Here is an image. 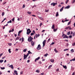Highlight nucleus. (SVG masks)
<instances>
[{"mask_svg":"<svg viewBox=\"0 0 75 75\" xmlns=\"http://www.w3.org/2000/svg\"><path fill=\"white\" fill-rule=\"evenodd\" d=\"M25 5H24V4L23 5V8H25Z\"/></svg>","mask_w":75,"mask_h":75,"instance_id":"nucleus-50","label":"nucleus"},{"mask_svg":"<svg viewBox=\"0 0 75 75\" xmlns=\"http://www.w3.org/2000/svg\"><path fill=\"white\" fill-rule=\"evenodd\" d=\"M24 41V38H22L21 42H23Z\"/></svg>","mask_w":75,"mask_h":75,"instance_id":"nucleus-19","label":"nucleus"},{"mask_svg":"<svg viewBox=\"0 0 75 75\" xmlns=\"http://www.w3.org/2000/svg\"><path fill=\"white\" fill-rule=\"evenodd\" d=\"M20 74H23V71H22L21 72H20Z\"/></svg>","mask_w":75,"mask_h":75,"instance_id":"nucleus-58","label":"nucleus"},{"mask_svg":"<svg viewBox=\"0 0 75 75\" xmlns=\"http://www.w3.org/2000/svg\"><path fill=\"white\" fill-rule=\"evenodd\" d=\"M57 3H54L53 2L50 4L51 6H53V7H54L55 5H57Z\"/></svg>","mask_w":75,"mask_h":75,"instance_id":"nucleus-4","label":"nucleus"},{"mask_svg":"<svg viewBox=\"0 0 75 75\" xmlns=\"http://www.w3.org/2000/svg\"><path fill=\"white\" fill-rule=\"evenodd\" d=\"M3 55V53H1L0 54V57H1Z\"/></svg>","mask_w":75,"mask_h":75,"instance_id":"nucleus-52","label":"nucleus"},{"mask_svg":"<svg viewBox=\"0 0 75 75\" xmlns=\"http://www.w3.org/2000/svg\"><path fill=\"white\" fill-rule=\"evenodd\" d=\"M74 49H71L70 51L72 53V52H74Z\"/></svg>","mask_w":75,"mask_h":75,"instance_id":"nucleus-25","label":"nucleus"},{"mask_svg":"<svg viewBox=\"0 0 75 75\" xmlns=\"http://www.w3.org/2000/svg\"><path fill=\"white\" fill-rule=\"evenodd\" d=\"M31 44L32 46H34V42L33 41H31Z\"/></svg>","mask_w":75,"mask_h":75,"instance_id":"nucleus-8","label":"nucleus"},{"mask_svg":"<svg viewBox=\"0 0 75 75\" xmlns=\"http://www.w3.org/2000/svg\"><path fill=\"white\" fill-rule=\"evenodd\" d=\"M63 8H64V6H63L60 10V11H62L63 10Z\"/></svg>","mask_w":75,"mask_h":75,"instance_id":"nucleus-16","label":"nucleus"},{"mask_svg":"<svg viewBox=\"0 0 75 75\" xmlns=\"http://www.w3.org/2000/svg\"><path fill=\"white\" fill-rule=\"evenodd\" d=\"M74 2H75V0H73L72 2V3H74Z\"/></svg>","mask_w":75,"mask_h":75,"instance_id":"nucleus-48","label":"nucleus"},{"mask_svg":"<svg viewBox=\"0 0 75 75\" xmlns=\"http://www.w3.org/2000/svg\"><path fill=\"white\" fill-rule=\"evenodd\" d=\"M69 29V30H72V28H71L70 26H69L68 27H66L65 28V30H68V29Z\"/></svg>","mask_w":75,"mask_h":75,"instance_id":"nucleus-5","label":"nucleus"},{"mask_svg":"<svg viewBox=\"0 0 75 75\" xmlns=\"http://www.w3.org/2000/svg\"><path fill=\"white\" fill-rule=\"evenodd\" d=\"M31 32V31L30 30V29H28L27 30V35H29L30 33Z\"/></svg>","mask_w":75,"mask_h":75,"instance_id":"nucleus-2","label":"nucleus"},{"mask_svg":"<svg viewBox=\"0 0 75 75\" xmlns=\"http://www.w3.org/2000/svg\"><path fill=\"white\" fill-rule=\"evenodd\" d=\"M54 50L56 53L58 52V51L57 50L56 48H55Z\"/></svg>","mask_w":75,"mask_h":75,"instance_id":"nucleus-20","label":"nucleus"},{"mask_svg":"<svg viewBox=\"0 0 75 75\" xmlns=\"http://www.w3.org/2000/svg\"><path fill=\"white\" fill-rule=\"evenodd\" d=\"M11 31V32H13V31H14V29L13 28L12 29Z\"/></svg>","mask_w":75,"mask_h":75,"instance_id":"nucleus-54","label":"nucleus"},{"mask_svg":"<svg viewBox=\"0 0 75 75\" xmlns=\"http://www.w3.org/2000/svg\"><path fill=\"white\" fill-rule=\"evenodd\" d=\"M75 75V72H74L73 73L72 75Z\"/></svg>","mask_w":75,"mask_h":75,"instance_id":"nucleus-60","label":"nucleus"},{"mask_svg":"<svg viewBox=\"0 0 75 75\" xmlns=\"http://www.w3.org/2000/svg\"><path fill=\"white\" fill-rule=\"evenodd\" d=\"M51 61V62H54V60L53 59H51L50 60Z\"/></svg>","mask_w":75,"mask_h":75,"instance_id":"nucleus-35","label":"nucleus"},{"mask_svg":"<svg viewBox=\"0 0 75 75\" xmlns=\"http://www.w3.org/2000/svg\"><path fill=\"white\" fill-rule=\"evenodd\" d=\"M74 34H75V33H73V34H72V36H73V37L74 36Z\"/></svg>","mask_w":75,"mask_h":75,"instance_id":"nucleus-56","label":"nucleus"},{"mask_svg":"<svg viewBox=\"0 0 75 75\" xmlns=\"http://www.w3.org/2000/svg\"><path fill=\"white\" fill-rule=\"evenodd\" d=\"M54 44V42H52L51 43V45H53Z\"/></svg>","mask_w":75,"mask_h":75,"instance_id":"nucleus-49","label":"nucleus"},{"mask_svg":"<svg viewBox=\"0 0 75 75\" xmlns=\"http://www.w3.org/2000/svg\"><path fill=\"white\" fill-rule=\"evenodd\" d=\"M37 49L38 50H40L41 49V46L40 45H38V47H37Z\"/></svg>","mask_w":75,"mask_h":75,"instance_id":"nucleus-3","label":"nucleus"},{"mask_svg":"<svg viewBox=\"0 0 75 75\" xmlns=\"http://www.w3.org/2000/svg\"><path fill=\"white\" fill-rule=\"evenodd\" d=\"M33 40V38H32L31 36H30L28 39V41H29V42H31V41H32V40Z\"/></svg>","mask_w":75,"mask_h":75,"instance_id":"nucleus-1","label":"nucleus"},{"mask_svg":"<svg viewBox=\"0 0 75 75\" xmlns=\"http://www.w3.org/2000/svg\"><path fill=\"white\" fill-rule=\"evenodd\" d=\"M59 71V69H57L56 70L57 71Z\"/></svg>","mask_w":75,"mask_h":75,"instance_id":"nucleus-62","label":"nucleus"},{"mask_svg":"<svg viewBox=\"0 0 75 75\" xmlns=\"http://www.w3.org/2000/svg\"><path fill=\"white\" fill-rule=\"evenodd\" d=\"M14 72L15 74H16V75H18V73H17V71L14 70Z\"/></svg>","mask_w":75,"mask_h":75,"instance_id":"nucleus-11","label":"nucleus"},{"mask_svg":"<svg viewBox=\"0 0 75 75\" xmlns=\"http://www.w3.org/2000/svg\"><path fill=\"white\" fill-rule=\"evenodd\" d=\"M6 58V57L5 56L4 57H3L2 58V59H4V58Z\"/></svg>","mask_w":75,"mask_h":75,"instance_id":"nucleus-46","label":"nucleus"},{"mask_svg":"<svg viewBox=\"0 0 75 75\" xmlns=\"http://www.w3.org/2000/svg\"><path fill=\"white\" fill-rule=\"evenodd\" d=\"M4 60H0V63H2L3 62Z\"/></svg>","mask_w":75,"mask_h":75,"instance_id":"nucleus-31","label":"nucleus"},{"mask_svg":"<svg viewBox=\"0 0 75 75\" xmlns=\"http://www.w3.org/2000/svg\"><path fill=\"white\" fill-rule=\"evenodd\" d=\"M69 38H72V35H70L69 36Z\"/></svg>","mask_w":75,"mask_h":75,"instance_id":"nucleus-44","label":"nucleus"},{"mask_svg":"<svg viewBox=\"0 0 75 75\" xmlns=\"http://www.w3.org/2000/svg\"><path fill=\"white\" fill-rule=\"evenodd\" d=\"M20 38V37H17V38H16V40H18Z\"/></svg>","mask_w":75,"mask_h":75,"instance_id":"nucleus-32","label":"nucleus"},{"mask_svg":"<svg viewBox=\"0 0 75 75\" xmlns=\"http://www.w3.org/2000/svg\"><path fill=\"white\" fill-rule=\"evenodd\" d=\"M30 52V51H28V53L27 54V55H27V57H28V56L30 54H32V53L30 52Z\"/></svg>","mask_w":75,"mask_h":75,"instance_id":"nucleus-13","label":"nucleus"},{"mask_svg":"<svg viewBox=\"0 0 75 75\" xmlns=\"http://www.w3.org/2000/svg\"><path fill=\"white\" fill-rule=\"evenodd\" d=\"M21 32H22V30H20L18 32V33H19V34H20L21 33Z\"/></svg>","mask_w":75,"mask_h":75,"instance_id":"nucleus-40","label":"nucleus"},{"mask_svg":"<svg viewBox=\"0 0 75 75\" xmlns=\"http://www.w3.org/2000/svg\"><path fill=\"white\" fill-rule=\"evenodd\" d=\"M12 21H14V18H13V19H12Z\"/></svg>","mask_w":75,"mask_h":75,"instance_id":"nucleus-55","label":"nucleus"},{"mask_svg":"<svg viewBox=\"0 0 75 75\" xmlns=\"http://www.w3.org/2000/svg\"><path fill=\"white\" fill-rule=\"evenodd\" d=\"M27 57V55H26L25 54H24V56H23V59L24 60L25 59H26V58Z\"/></svg>","mask_w":75,"mask_h":75,"instance_id":"nucleus-7","label":"nucleus"},{"mask_svg":"<svg viewBox=\"0 0 75 75\" xmlns=\"http://www.w3.org/2000/svg\"><path fill=\"white\" fill-rule=\"evenodd\" d=\"M1 69H2V70L3 69H5V67H0Z\"/></svg>","mask_w":75,"mask_h":75,"instance_id":"nucleus-22","label":"nucleus"},{"mask_svg":"<svg viewBox=\"0 0 75 75\" xmlns=\"http://www.w3.org/2000/svg\"><path fill=\"white\" fill-rule=\"evenodd\" d=\"M70 24H71V21L69 22L67 24V25H69Z\"/></svg>","mask_w":75,"mask_h":75,"instance_id":"nucleus-45","label":"nucleus"},{"mask_svg":"<svg viewBox=\"0 0 75 75\" xmlns=\"http://www.w3.org/2000/svg\"><path fill=\"white\" fill-rule=\"evenodd\" d=\"M54 27H55V26H54V24H53V25H52V29H54Z\"/></svg>","mask_w":75,"mask_h":75,"instance_id":"nucleus-17","label":"nucleus"},{"mask_svg":"<svg viewBox=\"0 0 75 75\" xmlns=\"http://www.w3.org/2000/svg\"><path fill=\"white\" fill-rule=\"evenodd\" d=\"M33 33H32L30 34V35H34V34H35V31L34 30L33 31Z\"/></svg>","mask_w":75,"mask_h":75,"instance_id":"nucleus-9","label":"nucleus"},{"mask_svg":"<svg viewBox=\"0 0 75 75\" xmlns=\"http://www.w3.org/2000/svg\"><path fill=\"white\" fill-rule=\"evenodd\" d=\"M46 40H44V41L42 42L43 44V47H44V45H45V43L46 42Z\"/></svg>","mask_w":75,"mask_h":75,"instance_id":"nucleus-6","label":"nucleus"},{"mask_svg":"<svg viewBox=\"0 0 75 75\" xmlns=\"http://www.w3.org/2000/svg\"><path fill=\"white\" fill-rule=\"evenodd\" d=\"M12 22L11 20L9 21H8L7 22V23H11Z\"/></svg>","mask_w":75,"mask_h":75,"instance_id":"nucleus-24","label":"nucleus"},{"mask_svg":"<svg viewBox=\"0 0 75 75\" xmlns=\"http://www.w3.org/2000/svg\"><path fill=\"white\" fill-rule=\"evenodd\" d=\"M63 67L64 68L67 69V66L66 65H65V66L63 65Z\"/></svg>","mask_w":75,"mask_h":75,"instance_id":"nucleus-18","label":"nucleus"},{"mask_svg":"<svg viewBox=\"0 0 75 75\" xmlns=\"http://www.w3.org/2000/svg\"><path fill=\"white\" fill-rule=\"evenodd\" d=\"M51 67H52V65H50V66H49L48 68V69H50V68H51Z\"/></svg>","mask_w":75,"mask_h":75,"instance_id":"nucleus-26","label":"nucleus"},{"mask_svg":"<svg viewBox=\"0 0 75 75\" xmlns=\"http://www.w3.org/2000/svg\"><path fill=\"white\" fill-rule=\"evenodd\" d=\"M73 33V32L71 31V33H70V35H71V34H72V33Z\"/></svg>","mask_w":75,"mask_h":75,"instance_id":"nucleus-57","label":"nucleus"},{"mask_svg":"<svg viewBox=\"0 0 75 75\" xmlns=\"http://www.w3.org/2000/svg\"><path fill=\"white\" fill-rule=\"evenodd\" d=\"M37 36H38V37H39V36H40V34H38Z\"/></svg>","mask_w":75,"mask_h":75,"instance_id":"nucleus-64","label":"nucleus"},{"mask_svg":"<svg viewBox=\"0 0 75 75\" xmlns=\"http://www.w3.org/2000/svg\"><path fill=\"white\" fill-rule=\"evenodd\" d=\"M10 50H11L10 49H9L8 50V51L9 52V53H11V51H10Z\"/></svg>","mask_w":75,"mask_h":75,"instance_id":"nucleus-37","label":"nucleus"},{"mask_svg":"<svg viewBox=\"0 0 75 75\" xmlns=\"http://www.w3.org/2000/svg\"><path fill=\"white\" fill-rule=\"evenodd\" d=\"M49 11V10H45V12H48Z\"/></svg>","mask_w":75,"mask_h":75,"instance_id":"nucleus-51","label":"nucleus"},{"mask_svg":"<svg viewBox=\"0 0 75 75\" xmlns=\"http://www.w3.org/2000/svg\"><path fill=\"white\" fill-rule=\"evenodd\" d=\"M50 38H49L47 40V42H50Z\"/></svg>","mask_w":75,"mask_h":75,"instance_id":"nucleus-53","label":"nucleus"},{"mask_svg":"<svg viewBox=\"0 0 75 75\" xmlns=\"http://www.w3.org/2000/svg\"><path fill=\"white\" fill-rule=\"evenodd\" d=\"M40 59V57H38L37 58L35 59V62H37V61L38 60Z\"/></svg>","mask_w":75,"mask_h":75,"instance_id":"nucleus-14","label":"nucleus"},{"mask_svg":"<svg viewBox=\"0 0 75 75\" xmlns=\"http://www.w3.org/2000/svg\"><path fill=\"white\" fill-rule=\"evenodd\" d=\"M4 12H3L2 13V16H4Z\"/></svg>","mask_w":75,"mask_h":75,"instance_id":"nucleus-41","label":"nucleus"},{"mask_svg":"<svg viewBox=\"0 0 75 75\" xmlns=\"http://www.w3.org/2000/svg\"><path fill=\"white\" fill-rule=\"evenodd\" d=\"M8 45H9V46H11V45H12V44L11 43H8Z\"/></svg>","mask_w":75,"mask_h":75,"instance_id":"nucleus-34","label":"nucleus"},{"mask_svg":"<svg viewBox=\"0 0 75 75\" xmlns=\"http://www.w3.org/2000/svg\"><path fill=\"white\" fill-rule=\"evenodd\" d=\"M35 72H37L38 73H40V70H37L35 71Z\"/></svg>","mask_w":75,"mask_h":75,"instance_id":"nucleus-30","label":"nucleus"},{"mask_svg":"<svg viewBox=\"0 0 75 75\" xmlns=\"http://www.w3.org/2000/svg\"><path fill=\"white\" fill-rule=\"evenodd\" d=\"M62 34L63 35L62 36V37H64V36H65V35L64 34V33H63Z\"/></svg>","mask_w":75,"mask_h":75,"instance_id":"nucleus-38","label":"nucleus"},{"mask_svg":"<svg viewBox=\"0 0 75 75\" xmlns=\"http://www.w3.org/2000/svg\"><path fill=\"white\" fill-rule=\"evenodd\" d=\"M69 1V0H67V1H66L65 3L66 4H67V3H68V2Z\"/></svg>","mask_w":75,"mask_h":75,"instance_id":"nucleus-39","label":"nucleus"},{"mask_svg":"<svg viewBox=\"0 0 75 75\" xmlns=\"http://www.w3.org/2000/svg\"><path fill=\"white\" fill-rule=\"evenodd\" d=\"M72 46H75V42L72 44Z\"/></svg>","mask_w":75,"mask_h":75,"instance_id":"nucleus-42","label":"nucleus"},{"mask_svg":"<svg viewBox=\"0 0 75 75\" xmlns=\"http://www.w3.org/2000/svg\"><path fill=\"white\" fill-rule=\"evenodd\" d=\"M27 23H28L27 24H29V23H28V21H27Z\"/></svg>","mask_w":75,"mask_h":75,"instance_id":"nucleus-61","label":"nucleus"},{"mask_svg":"<svg viewBox=\"0 0 75 75\" xmlns=\"http://www.w3.org/2000/svg\"><path fill=\"white\" fill-rule=\"evenodd\" d=\"M9 67H10V68H11L13 69V64H11V65L9 66Z\"/></svg>","mask_w":75,"mask_h":75,"instance_id":"nucleus-10","label":"nucleus"},{"mask_svg":"<svg viewBox=\"0 0 75 75\" xmlns=\"http://www.w3.org/2000/svg\"><path fill=\"white\" fill-rule=\"evenodd\" d=\"M53 30L54 32H55V31H56L57 30V28L56 29H54Z\"/></svg>","mask_w":75,"mask_h":75,"instance_id":"nucleus-36","label":"nucleus"},{"mask_svg":"<svg viewBox=\"0 0 75 75\" xmlns=\"http://www.w3.org/2000/svg\"><path fill=\"white\" fill-rule=\"evenodd\" d=\"M69 49H66L64 50V51H68V50Z\"/></svg>","mask_w":75,"mask_h":75,"instance_id":"nucleus-33","label":"nucleus"},{"mask_svg":"<svg viewBox=\"0 0 75 75\" xmlns=\"http://www.w3.org/2000/svg\"><path fill=\"white\" fill-rule=\"evenodd\" d=\"M73 59V61H75V58L73 59Z\"/></svg>","mask_w":75,"mask_h":75,"instance_id":"nucleus-59","label":"nucleus"},{"mask_svg":"<svg viewBox=\"0 0 75 75\" xmlns=\"http://www.w3.org/2000/svg\"><path fill=\"white\" fill-rule=\"evenodd\" d=\"M69 38V37L67 35H65V36H64V37L63 38Z\"/></svg>","mask_w":75,"mask_h":75,"instance_id":"nucleus-12","label":"nucleus"},{"mask_svg":"<svg viewBox=\"0 0 75 75\" xmlns=\"http://www.w3.org/2000/svg\"><path fill=\"white\" fill-rule=\"evenodd\" d=\"M27 49H24L23 50V51L24 52H26V51H27Z\"/></svg>","mask_w":75,"mask_h":75,"instance_id":"nucleus-28","label":"nucleus"},{"mask_svg":"<svg viewBox=\"0 0 75 75\" xmlns=\"http://www.w3.org/2000/svg\"><path fill=\"white\" fill-rule=\"evenodd\" d=\"M58 15H59V14H58V12H57L56 14V17H57V16H58Z\"/></svg>","mask_w":75,"mask_h":75,"instance_id":"nucleus-21","label":"nucleus"},{"mask_svg":"<svg viewBox=\"0 0 75 75\" xmlns=\"http://www.w3.org/2000/svg\"><path fill=\"white\" fill-rule=\"evenodd\" d=\"M38 17L39 18H40V19L41 20H43V18H42V17H40L38 16Z\"/></svg>","mask_w":75,"mask_h":75,"instance_id":"nucleus-23","label":"nucleus"},{"mask_svg":"<svg viewBox=\"0 0 75 75\" xmlns=\"http://www.w3.org/2000/svg\"><path fill=\"white\" fill-rule=\"evenodd\" d=\"M69 7H70V6H69V5H68L67 6H66V7H65V8H66L67 9H68V8H69Z\"/></svg>","mask_w":75,"mask_h":75,"instance_id":"nucleus-15","label":"nucleus"},{"mask_svg":"<svg viewBox=\"0 0 75 75\" xmlns=\"http://www.w3.org/2000/svg\"><path fill=\"white\" fill-rule=\"evenodd\" d=\"M30 62V60H28V61H27V62L28 63V62Z\"/></svg>","mask_w":75,"mask_h":75,"instance_id":"nucleus-63","label":"nucleus"},{"mask_svg":"<svg viewBox=\"0 0 75 75\" xmlns=\"http://www.w3.org/2000/svg\"><path fill=\"white\" fill-rule=\"evenodd\" d=\"M27 13L30 15V14H31V12L28 11Z\"/></svg>","mask_w":75,"mask_h":75,"instance_id":"nucleus-27","label":"nucleus"},{"mask_svg":"<svg viewBox=\"0 0 75 75\" xmlns=\"http://www.w3.org/2000/svg\"><path fill=\"white\" fill-rule=\"evenodd\" d=\"M70 31H69L67 33V35H70Z\"/></svg>","mask_w":75,"mask_h":75,"instance_id":"nucleus-29","label":"nucleus"},{"mask_svg":"<svg viewBox=\"0 0 75 75\" xmlns=\"http://www.w3.org/2000/svg\"><path fill=\"white\" fill-rule=\"evenodd\" d=\"M42 25V23H40V27H41V25Z\"/></svg>","mask_w":75,"mask_h":75,"instance_id":"nucleus-47","label":"nucleus"},{"mask_svg":"<svg viewBox=\"0 0 75 75\" xmlns=\"http://www.w3.org/2000/svg\"><path fill=\"white\" fill-rule=\"evenodd\" d=\"M48 55L47 53L46 54H45V57H47V55Z\"/></svg>","mask_w":75,"mask_h":75,"instance_id":"nucleus-43","label":"nucleus"}]
</instances>
